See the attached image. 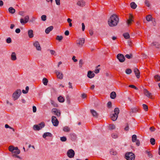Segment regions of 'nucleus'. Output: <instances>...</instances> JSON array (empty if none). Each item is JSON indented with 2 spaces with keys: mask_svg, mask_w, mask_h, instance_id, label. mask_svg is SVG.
<instances>
[{
  "mask_svg": "<svg viewBox=\"0 0 160 160\" xmlns=\"http://www.w3.org/2000/svg\"><path fill=\"white\" fill-rule=\"evenodd\" d=\"M119 19L116 14H113L110 17L108 21V23L110 27L116 26L119 22Z\"/></svg>",
  "mask_w": 160,
  "mask_h": 160,
  "instance_id": "nucleus-1",
  "label": "nucleus"
},
{
  "mask_svg": "<svg viewBox=\"0 0 160 160\" xmlns=\"http://www.w3.org/2000/svg\"><path fill=\"white\" fill-rule=\"evenodd\" d=\"M9 150L12 152V153H14L16 154H18L20 153V150L17 147H14L13 146H10L8 148Z\"/></svg>",
  "mask_w": 160,
  "mask_h": 160,
  "instance_id": "nucleus-2",
  "label": "nucleus"
},
{
  "mask_svg": "<svg viewBox=\"0 0 160 160\" xmlns=\"http://www.w3.org/2000/svg\"><path fill=\"white\" fill-rule=\"evenodd\" d=\"M114 113L112 114L111 116V119L113 121H116L118 116V114L119 112V110L118 108H115L114 110Z\"/></svg>",
  "mask_w": 160,
  "mask_h": 160,
  "instance_id": "nucleus-3",
  "label": "nucleus"
},
{
  "mask_svg": "<svg viewBox=\"0 0 160 160\" xmlns=\"http://www.w3.org/2000/svg\"><path fill=\"white\" fill-rule=\"evenodd\" d=\"M45 126V124L44 122H42L38 125H34L33 126V129L35 131H39L42 129Z\"/></svg>",
  "mask_w": 160,
  "mask_h": 160,
  "instance_id": "nucleus-4",
  "label": "nucleus"
},
{
  "mask_svg": "<svg viewBox=\"0 0 160 160\" xmlns=\"http://www.w3.org/2000/svg\"><path fill=\"white\" fill-rule=\"evenodd\" d=\"M21 94V91L20 89H18L12 94V97L14 100L17 99Z\"/></svg>",
  "mask_w": 160,
  "mask_h": 160,
  "instance_id": "nucleus-5",
  "label": "nucleus"
},
{
  "mask_svg": "<svg viewBox=\"0 0 160 160\" xmlns=\"http://www.w3.org/2000/svg\"><path fill=\"white\" fill-rule=\"evenodd\" d=\"M125 158L127 160H134L135 155L132 152H127L125 154Z\"/></svg>",
  "mask_w": 160,
  "mask_h": 160,
  "instance_id": "nucleus-6",
  "label": "nucleus"
},
{
  "mask_svg": "<svg viewBox=\"0 0 160 160\" xmlns=\"http://www.w3.org/2000/svg\"><path fill=\"white\" fill-rule=\"evenodd\" d=\"M117 57L120 62H122L125 61V58L124 55L122 54H118Z\"/></svg>",
  "mask_w": 160,
  "mask_h": 160,
  "instance_id": "nucleus-7",
  "label": "nucleus"
},
{
  "mask_svg": "<svg viewBox=\"0 0 160 160\" xmlns=\"http://www.w3.org/2000/svg\"><path fill=\"white\" fill-rule=\"evenodd\" d=\"M29 18L28 16L27 15L25 17L24 19L21 18L20 19V22L22 25H24L28 22Z\"/></svg>",
  "mask_w": 160,
  "mask_h": 160,
  "instance_id": "nucleus-8",
  "label": "nucleus"
},
{
  "mask_svg": "<svg viewBox=\"0 0 160 160\" xmlns=\"http://www.w3.org/2000/svg\"><path fill=\"white\" fill-rule=\"evenodd\" d=\"M67 155L69 158H73L75 155L74 151L72 149H69L67 152Z\"/></svg>",
  "mask_w": 160,
  "mask_h": 160,
  "instance_id": "nucleus-9",
  "label": "nucleus"
},
{
  "mask_svg": "<svg viewBox=\"0 0 160 160\" xmlns=\"http://www.w3.org/2000/svg\"><path fill=\"white\" fill-rule=\"evenodd\" d=\"M52 122L54 126H57L58 124L59 121L55 116L52 117Z\"/></svg>",
  "mask_w": 160,
  "mask_h": 160,
  "instance_id": "nucleus-10",
  "label": "nucleus"
},
{
  "mask_svg": "<svg viewBox=\"0 0 160 160\" xmlns=\"http://www.w3.org/2000/svg\"><path fill=\"white\" fill-rule=\"evenodd\" d=\"M33 46L36 48L38 51H41V48L39 42L38 41H35L33 42Z\"/></svg>",
  "mask_w": 160,
  "mask_h": 160,
  "instance_id": "nucleus-11",
  "label": "nucleus"
},
{
  "mask_svg": "<svg viewBox=\"0 0 160 160\" xmlns=\"http://www.w3.org/2000/svg\"><path fill=\"white\" fill-rule=\"evenodd\" d=\"M133 18V16L131 14H130L129 19L127 20L126 22L127 23L128 26L132 24V22L133 21V20L132 19Z\"/></svg>",
  "mask_w": 160,
  "mask_h": 160,
  "instance_id": "nucleus-12",
  "label": "nucleus"
},
{
  "mask_svg": "<svg viewBox=\"0 0 160 160\" xmlns=\"http://www.w3.org/2000/svg\"><path fill=\"white\" fill-rule=\"evenodd\" d=\"M85 42L84 38H82L77 41V44L79 45V46L81 47Z\"/></svg>",
  "mask_w": 160,
  "mask_h": 160,
  "instance_id": "nucleus-13",
  "label": "nucleus"
},
{
  "mask_svg": "<svg viewBox=\"0 0 160 160\" xmlns=\"http://www.w3.org/2000/svg\"><path fill=\"white\" fill-rule=\"evenodd\" d=\"M144 94L147 97L152 98V94L150 93L147 89H144L143 90Z\"/></svg>",
  "mask_w": 160,
  "mask_h": 160,
  "instance_id": "nucleus-14",
  "label": "nucleus"
},
{
  "mask_svg": "<svg viewBox=\"0 0 160 160\" xmlns=\"http://www.w3.org/2000/svg\"><path fill=\"white\" fill-rule=\"evenodd\" d=\"M77 4L80 7H82L85 5V2L84 0H78Z\"/></svg>",
  "mask_w": 160,
  "mask_h": 160,
  "instance_id": "nucleus-15",
  "label": "nucleus"
},
{
  "mask_svg": "<svg viewBox=\"0 0 160 160\" xmlns=\"http://www.w3.org/2000/svg\"><path fill=\"white\" fill-rule=\"evenodd\" d=\"M134 72L137 78H139L140 76V72L139 70L137 68H135L134 69Z\"/></svg>",
  "mask_w": 160,
  "mask_h": 160,
  "instance_id": "nucleus-16",
  "label": "nucleus"
},
{
  "mask_svg": "<svg viewBox=\"0 0 160 160\" xmlns=\"http://www.w3.org/2000/svg\"><path fill=\"white\" fill-rule=\"evenodd\" d=\"M95 76V74L91 71H89L88 72L87 76L90 78H93Z\"/></svg>",
  "mask_w": 160,
  "mask_h": 160,
  "instance_id": "nucleus-17",
  "label": "nucleus"
},
{
  "mask_svg": "<svg viewBox=\"0 0 160 160\" xmlns=\"http://www.w3.org/2000/svg\"><path fill=\"white\" fill-rule=\"evenodd\" d=\"M138 112V109L137 108H131L129 112L130 115H132L133 113H136L137 112Z\"/></svg>",
  "mask_w": 160,
  "mask_h": 160,
  "instance_id": "nucleus-18",
  "label": "nucleus"
},
{
  "mask_svg": "<svg viewBox=\"0 0 160 160\" xmlns=\"http://www.w3.org/2000/svg\"><path fill=\"white\" fill-rule=\"evenodd\" d=\"M28 35L29 38H31L33 37V31L32 30H29L28 31Z\"/></svg>",
  "mask_w": 160,
  "mask_h": 160,
  "instance_id": "nucleus-19",
  "label": "nucleus"
},
{
  "mask_svg": "<svg viewBox=\"0 0 160 160\" xmlns=\"http://www.w3.org/2000/svg\"><path fill=\"white\" fill-rule=\"evenodd\" d=\"M52 134L49 132H45L42 135V137L44 138H46L47 137H52Z\"/></svg>",
  "mask_w": 160,
  "mask_h": 160,
  "instance_id": "nucleus-20",
  "label": "nucleus"
},
{
  "mask_svg": "<svg viewBox=\"0 0 160 160\" xmlns=\"http://www.w3.org/2000/svg\"><path fill=\"white\" fill-rule=\"evenodd\" d=\"M90 112L93 116L95 117H98V114L93 109H91L90 110Z\"/></svg>",
  "mask_w": 160,
  "mask_h": 160,
  "instance_id": "nucleus-21",
  "label": "nucleus"
},
{
  "mask_svg": "<svg viewBox=\"0 0 160 160\" xmlns=\"http://www.w3.org/2000/svg\"><path fill=\"white\" fill-rule=\"evenodd\" d=\"M53 29V27L52 26H50L45 29V32L46 34H48Z\"/></svg>",
  "mask_w": 160,
  "mask_h": 160,
  "instance_id": "nucleus-22",
  "label": "nucleus"
},
{
  "mask_svg": "<svg viewBox=\"0 0 160 160\" xmlns=\"http://www.w3.org/2000/svg\"><path fill=\"white\" fill-rule=\"evenodd\" d=\"M70 138L72 141H74L76 139V135L75 134H71L70 135Z\"/></svg>",
  "mask_w": 160,
  "mask_h": 160,
  "instance_id": "nucleus-23",
  "label": "nucleus"
},
{
  "mask_svg": "<svg viewBox=\"0 0 160 160\" xmlns=\"http://www.w3.org/2000/svg\"><path fill=\"white\" fill-rule=\"evenodd\" d=\"M11 59L12 60L14 61L16 60V54L15 52H12L11 55Z\"/></svg>",
  "mask_w": 160,
  "mask_h": 160,
  "instance_id": "nucleus-24",
  "label": "nucleus"
},
{
  "mask_svg": "<svg viewBox=\"0 0 160 160\" xmlns=\"http://www.w3.org/2000/svg\"><path fill=\"white\" fill-rule=\"evenodd\" d=\"M110 98L112 99H115L116 97V92H112L110 94Z\"/></svg>",
  "mask_w": 160,
  "mask_h": 160,
  "instance_id": "nucleus-25",
  "label": "nucleus"
},
{
  "mask_svg": "<svg viewBox=\"0 0 160 160\" xmlns=\"http://www.w3.org/2000/svg\"><path fill=\"white\" fill-rule=\"evenodd\" d=\"M9 12L12 14L14 13L15 12V10L12 7H10L8 8Z\"/></svg>",
  "mask_w": 160,
  "mask_h": 160,
  "instance_id": "nucleus-26",
  "label": "nucleus"
},
{
  "mask_svg": "<svg viewBox=\"0 0 160 160\" xmlns=\"http://www.w3.org/2000/svg\"><path fill=\"white\" fill-rule=\"evenodd\" d=\"M123 36L126 39H129L130 38L129 34L128 32L124 33L123 34Z\"/></svg>",
  "mask_w": 160,
  "mask_h": 160,
  "instance_id": "nucleus-27",
  "label": "nucleus"
},
{
  "mask_svg": "<svg viewBox=\"0 0 160 160\" xmlns=\"http://www.w3.org/2000/svg\"><path fill=\"white\" fill-rule=\"evenodd\" d=\"M130 6H131V8H132L133 9H135L136 8L137 6V5L134 2H132L130 3Z\"/></svg>",
  "mask_w": 160,
  "mask_h": 160,
  "instance_id": "nucleus-28",
  "label": "nucleus"
},
{
  "mask_svg": "<svg viewBox=\"0 0 160 160\" xmlns=\"http://www.w3.org/2000/svg\"><path fill=\"white\" fill-rule=\"evenodd\" d=\"M154 78L156 82L160 81V76L158 75H156L154 76Z\"/></svg>",
  "mask_w": 160,
  "mask_h": 160,
  "instance_id": "nucleus-29",
  "label": "nucleus"
},
{
  "mask_svg": "<svg viewBox=\"0 0 160 160\" xmlns=\"http://www.w3.org/2000/svg\"><path fill=\"white\" fill-rule=\"evenodd\" d=\"M48 80L46 78H44L42 79V82L44 85H47Z\"/></svg>",
  "mask_w": 160,
  "mask_h": 160,
  "instance_id": "nucleus-30",
  "label": "nucleus"
},
{
  "mask_svg": "<svg viewBox=\"0 0 160 160\" xmlns=\"http://www.w3.org/2000/svg\"><path fill=\"white\" fill-rule=\"evenodd\" d=\"M63 130L65 132H69L70 131V128L68 126H65L63 128Z\"/></svg>",
  "mask_w": 160,
  "mask_h": 160,
  "instance_id": "nucleus-31",
  "label": "nucleus"
},
{
  "mask_svg": "<svg viewBox=\"0 0 160 160\" xmlns=\"http://www.w3.org/2000/svg\"><path fill=\"white\" fill-rule=\"evenodd\" d=\"M137 136L136 135H133L132 136V141L133 142H135L137 140Z\"/></svg>",
  "mask_w": 160,
  "mask_h": 160,
  "instance_id": "nucleus-32",
  "label": "nucleus"
},
{
  "mask_svg": "<svg viewBox=\"0 0 160 160\" xmlns=\"http://www.w3.org/2000/svg\"><path fill=\"white\" fill-rule=\"evenodd\" d=\"M152 44L153 45L155 46L157 48H159L160 47V44L158 42H153L152 43Z\"/></svg>",
  "mask_w": 160,
  "mask_h": 160,
  "instance_id": "nucleus-33",
  "label": "nucleus"
},
{
  "mask_svg": "<svg viewBox=\"0 0 160 160\" xmlns=\"http://www.w3.org/2000/svg\"><path fill=\"white\" fill-rule=\"evenodd\" d=\"M152 17L150 15H148L146 17V19L148 21H149L150 20H152Z\"/></svg>",
  "mask_w": 160,
  "mask_h": 160,
  "instance_id": "nucleus-34",
  "label": "nucleus"
},
{
  "mask_svg": "<svg viewBox=\"0 0 160 160\" xmlns=\"http://www.w3.org/2000/svg\"><path fill=\"white\" fill-rule=\"evenodd\" d=\"M53 112H55V113H56L57 115L58 116L60 115V112H58L57 110L55 108H53L52 110Z\"/></svg>",
  "mask_w": 160,
  "mask_h": 160,
  "instance_id": "nucleus-35",
  "label": "nucleus"
},
{
  "mask_svg": "<svg viewBox=\"0 0 160 160\" xmlns=\"http://www.w3.org/2000/svg\"><path fill=\"white\" fill-rule=\"evenodd\" d=\"M143 108V109L145 111H147L148 110V107L147 105L145 104H143L142 105Z\"/></svg>",
  "mask_w": 160,
  "mask_h": 160,
  "instance_id": "nucleus-36",
  "label": "nucleus"
},
{
  "mask_svg": "<svg viewBox=\"0 0 160 160\" xmlns=\"http://www.w3.org/2000/svg\"><path fill=\"white\" fill-rule=\"evenodd\" d=\"M125 57L128 59H131L132 58V54L131 53L129 54H127L125 55Z\"/></svg>",
  "mask_w": 160,
  "mask_h": 160,
  "instance_id": "nucleus-37",
  "label": "nucleus"
},
{
  "mask_svg": "<svg viewBox=\"0 0 160 160\" xmlns=\"http://www.w3.org/2000/svg\"><path fill=\"white\" fill-rule=\"evenodd\" d=\"M150 142L152 145H154L155 143V140L154 138H151L150 139Z\"/></svg>",
  "mask_w": 160,
  "mask_h": 160,
  "instance_id": "nucleus-38",
  "label": "nucleus"
},
{
  "mask_svg": "<svg viewBox=\"0 0 160 160\" xmlns=\"http://www.w3.org/2000/svg\"><path fill=\"white\" fill-rule=\"evenodd\" d=\"M110 153V154L113 155H116L117 154V152L116 151H114L113 149L111 150Z\"/></svg>",
  "mask_w": 160,
  "mask_h": 160,
  "instance_id": "nucleus-39",
  "label": "nucleus"
},
{
  "mask_svg": "<svg viewBox=\"0 0 160 160\" xmlns=\"http://www.w3.org/2000/svg\"><path fill=\"white\" fill-rule=\"evenodd\" d=\"M55 72L57 75V78L59 79H60V73L57 70H56Z\"/></svg>",
  "mask_w": 160,
  "mask_h": 160,
  "instance_id": "nucleus-40",
  "label": "nucleus"
},
{
  "mask_svg": "<svg viewBox=\"0 0 160 160\" xmlns=\"http://www.w3.org/2000/svg\"><path fill=\"white\" fill-rule=\"evenodd\" d=\"M145 3L146 5L148 7H150V4L148 0H145Z\"/></svg>",
  "mask_w": 160,
  "mask_h": 160,
  "instance_id": "nucleus-41",
  "label": "nucleus"
},
{
  "mask_svg": "<svg viewBox=\"0 0 160 160\" xmlns=\"http://www.w3.org/2000/svg\"><path fill=\"white\" fill-rule=\"evenodd\" d=\"M109 128L110 130H113L115 128V126L114 124H110L109 126Z\"/></svg>",
  "mask_w": 160,
  "mask_h": 160,
  "instance_id": "nucleus-42",
  "label": "nucleus"
},
{
  "mask_svg": "<svg viewBox=\"0 0 160 160\" xmlns=\"http://www.w3.org/2000/svg\"><path fill=\"white\" fill-rule=\"evenodd\" d=\"M72 21V19H70V18H68L67 19V22L68 23H69V26L70 27H72V24L71 23Z\"/></svg>",
  "mask_w": 160,
  "mask_h": 160,
  "instance_id": "nucleus-43",
  "label": "nucleus"
},
{
  "mask_svg": "<svg viewBox=\"0 0 160 160\" xmlns=\"http://www.w3.org/2000/svg\"><path fill=\"white\" fill-rule=\"evenodd\" d=\"M47 17L45 15H42L41 17V19L42 21H44L46 20Z\"/></svg>",
  "mask_w": 160,
  "mask_h": 160,
  "instance_id": "nucleus-44",
  "label": "nucleus"
},
{
  "mask_svg": "<svg viewBox=\"0 0 160 160\" xmlns=\"http://www.w3.org/2000/svg\"><path fill=\"white\" fill-rule=\"evenodd\" d=\"M125 72L127 74H130L132 72V70L130 69H127L126 70Z\"/></svg>",
  "mask_w": 160,
  "mask_h": 160,
  "instance_id": "nucleus-45",
  "label": "nucleus"
},
{
  "mask_svg": "<svg viewBox=\"0 0 160 160\" xmlns=\"http://www.w3.org/2000/svg\"><path fill=\"white\" fill-rule=\"evenodd\" d=\"M67 140V138L65 137H61V141L62 142H65Z\"/></svg>",
  "mask_w": 160,
  "mask_h": 160,
  "instance_id": "nucleus-46",
  "label": "nucleus"
},
{
  "mask_svg": "<svg viewBox=\"0 0 160 160\" xmlns=\"http://www.w3.org/2000/svg\"><path fill=\"white\" fill-rule=\"evenodd\" d=\"M129 87L135 89V90H138V88H137L135 86L133 85H130L129 86Z\"/></svg>",
  "mask_w": 160,
  "mask_h": 160,
  "instance_id": "nucleus-47",
  "label": "nucleus"
},
{
  "mask_svg": "<svg viewBox=\"0 0 160 160\" xmlns=\"http://www.w3.org/2000/svg\"><path fill=\"white\" fill-rule=\"evenodd\" d=\"M12 42L11 39L10 38H8L6 39V42L8 43H10Z\"/></svg>",
  "mask_w": 160,
  "mask_h": 160,
  "instance_id": "nucleus-48",
  "label": "nucleus"
},
{
  "mask_svg": "<svg viewBox=\"0 0 160 160\" xmlns=\"http://www.w3.org/2000/svg\"><path fill=\"white\" fill-rule=\"evenodd\" d=\"M83 64V61L82 59H80L79 62V67L81 68L82 67V65Z\"/></svg>",
  "mask_w": 160,
  "mask_h": 160,
  "instance_id": "nucleus-49",
  "label": "nucleus"
},
{
  "mask_svg": "<svg viewBox=\"0 0 160 160\" xmlns=\"http://www.w3.org/2000/svg\"><path fill=\"white\" fill-rule=\"evenodd\" d=\"M107 107L109 108H110L112 107V102L110 101H109L108 102Z\"/></svg>",
  "mask_w": 160,
  "mask_h": 160,
  "instance_id": "nucleus-50",
  "label": "nucleus"
},
{
  "mask_svg": "<svg viewBox=\"0 0 160 160\" xmlns=\"http://www.w3.org/2000/svg\"><path fill=\"white\" fill-rule=\"evenodd\" d=\"M112 136L114 138H116L118 137V135L115 133H112Z\"/></svg>",
  "mask_w": 160,
  "mask_h": 160,
  "instance_id": "nucleus-51",
  "label": "nucleus"
},
{
  "mask_svg": "<svg viewBox=\"0 0 160 160\" xmlns=\"http://www.w3.org/2000/svg\"><path fill=\"white\" fill-rule=\"evenodd\" d=\"M51 104L53 105L54 107H57L58 106V105L53 101L51 100Z\"/></svg>",
  "mask_w": 160,
  "mask_h": 160,
  "instance_id": "nucleus-52",
  "label": "nucleus"
},
{
  "mask_svg": "<svg viewBox=\"0 0 160 160\" xmlns=\"http://www.w3.org/2000/svg\"><path fill=\"white\" fill-rule=\"evenodd\" d=\"M36 19V18L34 17H32L31 19L30 20L29 22H33L35 21Z\"/></svg>",
  "mask_w": 160,
  "mask_h": 160,
  "instance_id": "nucleus-53",
  "label": "nucleus"
},
{
  "mask_svg": "<svg viewBox=\"0 0 160 160\" xmlns=\"http://www.w3.org/2000/svg\"><path fill=\"white\" fill-rule=\"evenodd\" d=\"M129 129V127L128 123H127V126L124 128V130L126 131H128Z\"/></svg>",
  "mask_w": 160,
  "mask_h": 160,
  "instance_id": "nucleus-54",
  "label": "nucleus"
},
{
  "mask_svg": "<svg viewBox=\"0 0 160 160\" xmlns=\"http://www.w3.org/2000/svg\"><path fill=\"white\" fill-rule=\"evenodd\" d=\"M89 33L91 36H92L93 34V30L92 29H90Z\"/></svg>",
  "mask_w": 160,
  "mask_h": 160,
  "instance_id": "nucleus-55",
  "label": "nucleus"
},
{
  "mask_svg": "<svg viewBox=\"0 0 160 160\" xmlns=\"http://www.w3.org/2000/svg\"><path fill=\"white\" fill-rule=\"evenodd\" d=\"M147 153L148 156L149 157H152V154L151 153V152H148L147 151Z\"/></svg>",
  "mask_w": 160,
  "mask_h": 160,
  "instance_id": "nucleus-56",
  "label": "nucleus"
},
{
  "mask_svg": "<svg viewBox=\"0 0 160 160\" xmlns=\"http://www.w3.org/2000/svg\"><path fill=\"white\" fill-rule=\"evenodd\" d=\"M21 30L19 28H17L15 30V32L17 33H19L20 32Z\"/></svg>",
  "mask_w": 160,
  "mask_h": 160,
  "instance_id": "nucleus-57",
  "label": "nucleus"
},
{
  "mask_svg": "<svg viewBox=\"0 0 160 160\" xmlns=\"http://www.w3.org/2000/svg\"><path fill=\"white\" fill-rule=\"evenodd\" d=\"M33 112H36L37 108L35 106H33L32 107Z\"/></svg>",
  "mask_w": 160,
  "mask_h": 160,
  "instance_id": "nucleus-58",
  "label": "nucleus"
},
{
  "mask_svg": "<svg viewBox=\"0 0 160 160\" xmlns=\"http://www.w3.org/2000/svg\"><path fill=\"white\" fill-rule=\"evenodd\" d=\"M136 141V145L137 146H139L140 145V141H139V140H137Z\"/></svg>",
  "mask_w": 160,
  "mask_h": 160,
  "instance_id": "nucleus-59",
  "label": "nucleus"
},
{
  "mask_svg": "<svg viewBox=\"0 0 160 160\" xmlns=\"http://www.w3.org/2000/svg\"><path fill=\"white\" fill-rule=\"evenodd\" d=\"M82 31H84L85 30V26L83 23H82Z\"/></svg>",
  "mask_w": 160,
  "mask_h": 160,
  "instance_id": "nucleus-60",
  "label": "nucleus"
},
{
  "mask_svg": "<svg viewBox=\"0 0 160 160\" xmlns=\"http://www.w3.org/2000/svg\"><path fill=\"white\" fill-rule=\"evenodd\" d=\"M86 97H87V95L85 93H83L82 94V98H86Z\"/></svg>",
  "mask_w": 160,
  "mask_h": 160,
  "instance_id": "nucleus-61",
  "label": "nucleus"
},
{
  "mask_svg": "<svg viewBox=\"0 0 160 160\" xmlns=\"http://www.w3.org/2000/svg\"><path fill=\"white\" fill-rule=\"evenodd\" d=\"M19 14L22 16H24V12L23 11H20L19 12Z\"/></svg>",
  "mask_w": 160,
  "mask_h": 160,
  "instance_id": "nucleus-62",
  "label": "nucleus"
},
{
  "mask_svg": "<svg viewBox=\"0 0 160 160\" xmlns=\"http://www.w3.org/2000/svg\"><path fill=\"white\" fill-rule=\"evenodd\" d=\"M66 98L67 101V102H68V103L69 104L70 102V98L68 96H67L66 97Z\"/></svg>",
  "mask_w": 160,
  "mask_h": 160,
  "instance_id": "nucleus-63",
  "label": "nucleus"
},
{
  "mask_svg": "<svg viewBox=\"0 0 160 160\" xmlns=\"http://www.w3.org/2000/svg\"><path fill=\"white\" fill-rule=\"evenodd\" d=\"M69 32L68 30H66L64 34L66 36H68L69 35Z\"/></svg>",
  "mask_w": 160,
  "mask_h": 160,
  "instance_id": "nucleus-64",
  "label": "nucleus"
}]
</instances>
